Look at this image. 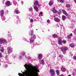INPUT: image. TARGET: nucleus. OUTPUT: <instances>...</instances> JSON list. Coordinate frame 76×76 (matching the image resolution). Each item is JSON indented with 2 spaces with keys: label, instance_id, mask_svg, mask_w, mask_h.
Masks as SVG:
<instances>
[{
  "label": "nucleus",
  "instance_id": "nucleus-1",
  "mask_svg": "<svg viewBox=\"0 0 76 76\" xmlns=\"http://www.w3.org/2000/svg\"><path fill=\"white\" fill-rule=\"evenodd\" d=\"M29 34L31 37L29 39L30 43H33V42H34L35 39H36V36H35V34L34 35V31L33 30H30L29 31Z\"/></svg>",
  "mask_w": 76,
  "mask_h": 76
},
{
  "label": "nucleus",
  "instance_id": "nucleus-2",
  "mask_svg": "<svg viewBox=\"0 0 76 76\" xmlns=\"http://www.w3.org/2000/svg\"><path fill=\"white\" fill-rule=\"evenodd\" d=\"M7 43V42L3 38H0V44H6Z\"/></svg>",
  "mask_w": 76,
  "mask_h": 76
},
{
  "label": "nucleus",
  "instance_id": "nucleus-3",
  "mask_svg": "<svg viewBox=\"0 0 76 76\" xmlns=\"http://www.w3.org/2000/svg\"><path fill=\"white\" fill-rule=\"evenodd\" d=\"M67 47H62L61 48V50L64 54H66V51L67 50Z\"/></svg>",
  "mask_w": 76,
  "mask_h": 76
},
{
  "label": "nucleus",
  "instance_id": "nucleus-4",
  "mask_svg": "<svg viewBox=\"0 0 76 76\" xmlns=\"http://www.w3.org/2000/svg\"><path fill=\"white\" fill-rule=\"evenodd\" d=\"M50 72L51 75H52V76H54L55 75V71L54 70L50 69Z\"/></svg>",
  "mask_w": 76,
  "mask_h": 76
},
{
  "label": "nucleus",
  "instance_id": "nucleus-5",
  "mask_svg": "<svg viewBox=\"0 0 76 76\" xmlns=\"http://www.w3.org/2000/svg\"><path fill=\"white\" fill-rule=\"evenodd\" d=\"M12 47H9L7 49L8 50V53L9 54V53H10L12 51Z\"/></svg>",
  "mask_w": 76,
  "mask_h": 76
},
{
  "label": "nucleus",
  "instance_id": "nucleus-6",
  "mask_svg": "<svg viewBox=\"0 0 76 76\" xmlns=\"http://www.w3.org/2000/svg\"><path fill=\"white\" fill-rule=\"evenodd\" d=\"M62 11L63 13L64 14V15L66 16H69V17H70V15H68V14H67V12H66V11H65L64 10H62Z\"/></svg>",
  "mask_w": 76,
  "mask_h": 76
},
{
  "label": "nucleus",
  "instance_id": "nucleus-7",
  "mask_svg": "<svg viewBox=\"0 0 76 76\" xmlns=\"http://www.w3.org/2000/svg\"><path fill=\"white\" fill-rule=\"evenodd\" d=\"M54 20L56 22H60V19L58 18H54Z\"/></svg>",
  "mask_w": 76,
  "mask_h": 76
},
{
  "label": "nucleus",
  "instance_id": "nucleus-8",
  "mask_svg": "<svg viewBox=\"0 0 76 76\" xmlns=\"http://www.w3.org/2000/svg\"><path fill=\"white\" fill-rule=\"evenodd\" d=\"M58 43L59 45H61V44H62V40H61V39L60 38H59V39L58 40Z\"/></svg>",
  "mask_w": 76,
  "mask_h": 76
},
{
  "label": "nucleus",
  "instance_id": "nucleus-9",
  "mask_svg": "<svg viewBox=\"0 0 76 76\" xmlns=\"http://www.w3.org/2000/svg\"><path fill=\"white\" fill-rule=\"evenodd\" d=\"M5 4L7 7H9L10 6V1H7L5 3Z\"/></svg>",
  "mask_w": 76,
  "mask_h": 76
},
{
  "label": "nucleus",
  "instance_id": "nucleus-10",
  "mask_svg": "<svg viewBox=\"0 0 76 76\" xmlns=\"http://www.w3.org/2000/svg\"><path fill=\"white\" fill-rule=\"evenodd\" d=\"M14 12L16 14H19V13H20V11L18 9H15L14 11Z\"/></svg>",
  "mask_w": 76,
  "mask_h": 76
},
{
  "label": "nucleus",
  "instance_id": "nucleus-11",
  "mask_svg": "<svg viewBox=\"0 0 76 76\" xmlns=\"http://www.w3.org/2000/svg\"><path fill=\"white\" fill-rule=\"evenodd\" d=\"M61 70L62 72H65L66 71V69L65 68H64L63 66H62V67L61 69Z\"/></svg>",
  "mask_w": 76,
  "mask_h": 76
},
{
  "label": "nucleus",
  "instance_id": "nucleus-12",
  "mask_svg": "<svg viewBox=\"0 0 76 76\" xmlns=\"http://www.w3.org/2000/svg\"><path fill=\"white\" fill-rule=\"evenodd\" d=\"M4 15V10H2L0 11V15L1 16H3Z\"/></svg>",
  "mask_w": 76,
  "mask_h": 76
},
{
  "label": "nucleus",
  "instance_id": "nucleus-13",
  "mask_svg": "<svg viewBox=\"0 0 76 76\" xmlns=\"http://www.w3.org/2000/svg\"><path fill=\"white\" fill-rule=\"evenodd\" d=\"M52 12L54 13H56L57 12V11L56 10L55 7H54L53 9Z\"/></svg>",
  "mask_w": 76,
  "mask_h": 76
},
{
  "label": "nucleus",
  "instance_id": "nucleus-14",
  "mask_svg": "<svg viewBox=\"0 0 76 76\" xmlns=\"http://www.w3.org/2000/svg\"><path fill=\"white\" fill-rule=\"evenodd\" d=\"M42 55L41 54H38V58L39 59H41L42 58Z\"/></svg>",
  "mask_w": 76,
  "mask_h": 76
},
{
  "label": "nucleus",
  "instance_id": "nucleus-15",
  "mask_svg": "<svg viewBox=\"0 0 76 76\" xmlns=\"http://www.w3.org/2000/svg\"><path fill=\"white\" fill-rule=\"evenodd\" d=\"M39 61L41 64H42L43 65L44 64V60H41Z\"/></svg>",
  "mask_w": 76,
  "mask_h": 76
},
{
  "label": "nucleus",
  "instance_id": "nucleus-16",
  "mask_svg": "<svg viewBox=\"0 0 76 76\" xmlns=\"http://www.w3.org/2000/svg\"><path fill=\"white\" fill-rule=\"evenodd\" d=\"M52 37L53 38H57V37H58V35L56 34H53Z\"/></svg>",
  "mask_w": 76,
  "mask_h": 76
},
{
  "label": "nucleus",
  "instance_id": "nucleus-17",
  "mask_svg": "<svg viewBox=\"0 0 76 76\" xmlns=\"http://www.w3.org/2000/svg\"><path fill=\"white\" fill-rule=\"evenodd\" d=\"M34 10H35L36 11V12H38L39 11V10H38V7H37L36 6L34 7Z\"/></svg>",
  "mask_w": 76,
  "mask_h": 76
},
{
  "label": "nucleus",
  "instance_id": "nucleus-18",
  "mask_svg": "<svg viewBox=\"0 0 76 76\" xmlns=\"http://www.w3.org/2000/svg\"><path fill=\"white\" fill-rule=\"evenodd\" d=\"M69 47H71L72 48H74L75 47V45L73 43H71L69 45Z\"/></svg>",
  "mask_w": 76,
  "mask_h": 76
},
{
  "label": "nucleus",
  "instance_id": "nucleus-19",
  "mask_svg": "<svg viewBox=\"0 0 76 76\" xmlns=\"http://www.w3.org/2000/svg\"><path fill=\"white\" fill-rule=\"evenodd\" d=\"M66 16L64 15H63L62 16V20L64 21V20H65L66 19Z\"/></svg>",
  "mask_w": 76,
  "mask_h": 76
},
{
  "label": "nucleus",
  "instance_id": "nucleus-20",
  "mask_svg": "<svg viewBox=\"0 0 76 76\" xmlns=\"http://www.w3.org/2000/svg\"><path fill=\"white\" fill-rule=\"evenodd\" d=\"M19 17L18 16H17V20H15V22L17 23H18V22H19Z\"/></svg>",
  "mask_w": 76,
  "mask_h": 76
},
{
  "label": "nucleus",
  "instance_id": "nucleus-21",
  "mask_svg": "<svg viewBox=\"0 0 76 76\" xmlns=\"http://www.w3.org/2000/svg\"><path fill=\"white\" fill-rule=\"evenodd\" d=\"M5 59L7 60V63H8L9 64H11V63H9V61L8 60V58H7V56H6L5 57Z\"/></svg>",
  "mask_w": 76,
  "mask_h": 76
},
{
  "label": "nucleus",
  "instance_id": "nucleus-22",
  "mask_svg": "<svg viewBox=\"0 0 76 76\" xmlns=\"http://www.w3.org/2000/svg\"><path fill=\"white\" fill-rule=\"evenodd\" d=\"M21 55L23 57L25 56V52L24 51L22 52Z\"/></svg>",
  "mask_w": 76,
  "mask_h": 76
},
{
  "label": "nucleus",
  "instance_id": "nucleus-23",
  "mask_svg": "<svg viewBox=\"0 0 76 76\" xmlns=\"http://www.w3.org/2000/svg\"><path fill=\"white\" fill-rule=\"evenodd\" d=\"M0 50L1 52L2 53H3V52H4V47H1V49Z\"/></svg>",
  "mask_w": 76,
  "mask_h": 76
},
{
  "label": "nucleus",
  "instance_id": "nucleus-24",
  "mask_svg": "<svg viewBox=\"0 0 76 76\" xmlns=\"http://www.w3.org/2000/svg\"><path fill=\"white\" fill-rule=\"evenodd\" d=\"M58 2H60L61 3H64V0H57Z\"/></svg>",
  "mask_w": 76,
  "mask_h": 76
},
{
  "label": "nucleus",
  "instance_id": "nucleus-25",
  "mask_svg": "<svg viewBox=\"0 0 76 76\" xmlns=\"http://www.w3.org/2000/svg\"><path fill=\"white\" fill-rule=\"evenodd\" d=\"M49 4L50 6H52L53 4V3L52 1H50L49 3Z\"/></svg>",
  "mask_w": 76,
  "mask_h": 76
},
{
  "label": "nucleus",
  "instance_id": "nucleus-26",
  "mask_svg": "<svg viewBox=\"0 0 76 76\" xmlns=\"http://www.w3.org/2000/svg\"><path fill=\"white\" fill-rule=\"evenodd\" d=\"M38 3H39V2H38V1H36L34 3V5H38Z\"/></svg>",
  "mask_w": 76,
  "mask_h": 76
},
{
  "label": "nucleus",
  "instance_id": "nucleus-27",
  "mask_svg": "<svg viewBox=\"0 0 76 76\" xmlns=\"http://www.w3.org/2000/svg\"><path fill=\"white\" fill-rule=\"evenodd\" d=\"M56 72L57 75H60V71L58 70H56Z\"/></svg>",
  "mask_w": 76,
  "mask_h": 76
},
{
  "label": "nucleus",
  "instance_id": "nucleus-28",
  "mask_svg": "<svg viewBox=\"0 0 76 76\" xmlns=\"http://www.w3.org/2000/svg\"><path fill=\"white\" fill-rule=\"evenodd\" d=\"M22 57H23L22 55H21V54H20V55L19 56V57H18L19 59H20V60H21V59H22L23 58H22Z\"/></svg>",
  "mask_w": 76,
  "mask_h": 76
},
{
  "label": "nucleus",
  "instance_id": "nucleus-29",
  "mask_svg": "<svg viewBox=\"0 0 76 76\" xmlns=\"http://www.w3.org/2000/svg\"><path fill=\"white\" fill-rule=\"evenodd\" d=\"M61 10H59L58 12V14L60 15L61 14Z\"/></svg>",
  "mask_w": 76,
  "mask_h": 76
},
{
  "label": "nucleus",
  "instance_id": "nucleus-30",
  "mask_svg": "<svg viewBox=\"0 0 76 76\" xmlns=\"http://www.w3.org/2000/svg\"><path fill=\"white\" fill-rule=\"evenodd\" d=\"M13 4H14V5H15V6H16V4H17V3H16V1H15V0L14 1Z\"/></svg>",
  "mask_w": 76,
  "mask_h": 76
},
{
  "label": "nucleus",
  "instance_id": "nucleus-31",
  "mask_svg": "<svg viewBox=\"0 0 76 76\" xmlns=\"http://www.w3.org/2000/svg\"><path fill=\"white\" fill-rule=\"evenodd\" d=\"M66 7L68 8H69V7H70V5L69 4H66Z\"/></svg>",
  "mask_w": 76,
  "mask_h": 76
},
{
  "label": "nucleus",
  "instance_id": "nucleus-32",
  "mask_svg": "<svg viewBox=\"0 0 76 76\" xmlns=\"http://www.w3.org/2000/svg\"><path fill=\"white\" fill-rule=\"evenodd\" d=\"M32 8L31 7H30L29 9V12H32Z\"/></svg>",
  "mask_w": 76,
  "mask_h": 76
},
{
  "label": "nucleus",
  "instance_id": "nucleus-33",
  "mask_svg": "<svg viewBox=\"0 0 76 76\" xmlns=\"http://www.w3.org/2000/svg\"><path fill=\"white\" fill-rule=\"evenodd\" d=\"M2 20H5L6 19V17H2Z\"/></svg>",
  "mask_w": 76,
  "mask_h": 76
},
{
  "label": "nucleus",
  "instance_id": "nucleus-34",
  "mask_svg": "<svg viewBox=\"0 0 76 76\" xmlns=\"http://www.w3.org/2000/svg\"><path fill=\"white\" fill-rule=\"evenodd\" d=\"M42 12H41L39 15V16H42Z\"/></svg>",
  "mask_w": 76,
  "mask_h": 76
},
{
  "label": "nucleus",
  "instance_id": "nucleus-35",
  "mask_svg": "<svg viewBox=\"0 0 76 76\" xmlns=\"http://www.w3.org/2000/svg\"><path fill=\"white\" fill-rule=\"evenodd\" d=\"M62 42L63 44H66V41L64 40L62 41Z\"/></svg>",
  "mask_w": 76,
  "mask_h": 76
},
{
  "label": "nucleus",
  "instance_id": "nucleus-36",
  "mask_svg": "<svg viewBox=\"0 0 76 76\" xmlns=\"http://www.w3.org/2000/svg\"><path fill=\"white\" fill-rule=\"evenodd\" d=\"M30 21L31 22H33L34 21V20H33V19H30Z\"/></svg>",
  "mask_w": 76,
  "mask_h": 76
},
{
  "label": "nucleus",
  "instance_id": "nucleus-37",
  "mask_svg": "<svg viewBox=\"0 0 76 76\" xmlns=\"http://www.w3.org/2000/svg\"><path fill=\"white\" fill-rule=\"evenodd\" d=\"M23 40H24V41H27V39H26L25 38H23Z\"/></svg>",
  "mask_w": 76,
  "mask_h": 76
},
{
  "label": "nucleus",
  "instance_id": "nucleus-38",
  "mask_svg": "<svg viewBox=\"0 0 76 76\" xmlns=\"http://www.w3.org/2000/svg\"><path fill=\"white\" fill-rule=\"evenodd\" d=\"M73 58L74 59V60H75V59H76V56H74L73 57Z\"/></svg>",
  "mask_w": 76,
  "mask_h": 76
},
{
  "label": "nucleus",
  "instance_id": "nucleus-39",
  "mask_svg": "<svg viewBox=\"0 0 76 76\" xmlns=\"http://www.w3.org/2000/svg\"><path fill=\"white\" fill-rule=\"evenodd\" d=\"M47 22L48 23H50V21L49 20H47Z\"/></svg>",
  "mask_w": 76,
  "mask_h": 76
},
{
  "label": "nucleus",
  "instance_id": "nucleus-40",
  "mask_svg": "<svg viewBox=\"0 0 76 76\" xmlns=\"http://www.w3.org/2000/svg\"><path fill=\"white\" fill-rule=\"evenodd\" d=\"M70 35H69L67 37V38H68V39H70Z\"/></svg>",
  "mask_w": 76,
  "mask_h": 76
},
{
  "label": "nucleus",
  "instance_id": "nucleus-41",
  "mask_svg": "<svg viewBox=\"0 0 76 76\" xmlns=\"http://www.w3.org/2000/svg\"><path fill=\"white\" fill-rule=\"evenodd\" d=\"M8 38L9 37V38H11V35H10V34H9L8 35Z\"/></svg>",
  "mask_w": 76,
  "mask_h": 76
},
{
  "label": "nucleus",
  "instance_id": "nucleus-42",
  "mask_svg": "<svg viewBox=\"0 0 76 76\" xmlns=\"http://www.w3.org/2000/svg\"><path fill=\"white\" fill-rule=\"evenodd\" d=\"M63 55H59V57H61V58L63 57Z\"/></svg>",
  "mask_w": 76,
  "mask_h": 76
},
{
  "label": "nucleus",
  "instance_id": "nucleus-43",
  "mask_svg": "<svg viewBox=\"0 0 76 76\" xmlns=\"http://www.w3.org/2000/svg\"><path fill=\"white\" fill-rule=\"evenodd\" d=\"M2 57V53H0V57Z\"/></svg>",
  "mask_w": 76,
  "mask_h": 76
},
{
  "label": "nucleus",
  "instance_id": "nucleus-44",
  "mask_svg": "<svg viewBox=\"0 0 76 76\" xmlns=\"http://www.w3.org/2000/svg\"><path fill=\"white\" fill-rule=\"evenodd\" d=\"M72 24H71L70 26H69V28H72Z\"/></svg>",
  "mask_w": 76,
  "mask_h": 76
},
{
  "label": "nucleus",
  "instance_id": "nucleus-45",
  "mask_svg": "<svg viewBox=\"0 0 76 76\" xmlns=\"http://www.w3.org/2000/svg\"><path fill=\"white\" fill-rule=\"evenodd\" d=\"M8 10H6L5 12V13L7 14V13H8Z\"/></svg>",
  "mask_w": 76,
  "mask_h": 76
},
{
  "label": "nucleus",
  "instance_id": "nucleus-46",
  "mask_svg": "<svg viewBox=\"0 0 76 76\" xmlns=\"http://www.w3.org/2000/svg\"><path fill=\"white\" fill-rule=\"evenodd\" d=\"M72 75H73V76H75V75H76V73L75 74V73H74V72H73L72 73Z\"/></svg>",
  "mask_w": 76,
  "mask_h": 76
},
{
  "label": "nucleus",
  "instance_id": "nucleus-47",
  "mask_svg": "<svg viewBox=\"0 0 76 76\" xmlns=\"http://www.w3.org/2000/svg\"><path fill=\"white\" fill-rule=\"evenodd\" d=\"M74 34H76V29H75L74 31Z\"/></svg>",
  "mask_w": 76,
  "mask_h": 76
},
{
  "label": "nucleus",
  "instance_id": "nucleus-48",
  "mask_svg": "<svg viewBox=\"0 0 76 76\" xmlns=\"http://www.w3.org/2000/svg\"><path fill=\"white\" fill-rule=\"evenodd\" d=\"M15 57H17V56H15L13 57V58H15Z\"/></svg>",
  "mask_w": 76,
  "mask_h": 76
},
{
  "label": "nucleus",
  "instance_id": "nucleus-49",
  "mask_svg": "<svg viewBox=\"0 0 76 76\" xmlns=\"http://www.w3.org/2000/svg\"><path fill=\"white\" fill-rule=\"evenodd\" d=\"M58 76H64V75H63V74L59 75Z\"/></svg>",
  "mask_w": 76,
  "mask_h": 76
},
{
  "label": "nucleus",
  "instance_id": "nucleus-50",
  "mask_svg": "<svg viewBox=\"0 0 76 76\" xmlns=\"http://www.w3.org/2000/svg\"><path fill=\"white\" fill-rule=\"evenodd\" d=\"M21 3L22 4V5H23V1H22V2H21Z\"/></svg>",
  "mask_w": 76,
  "mask_h": 76
},
{
  "label": "nucleus",
  "instance_id": "nucleus-51",
  "mask_svg": "<svg viewBox=\"0 0 76 76\" xmlns=\"http://www.w3.org/2000/svg\"><path fill=\"white\" fill-rule=\"evenodd\" d=\"M74 2L76 4V0H74Z\"/></svg>",
  "mask_w": 76,
  "mask_h": 76
},
{
  "label": "nucleus",
  "instance_id": "nucleus-52",
  "mask_svg": "<svg viewBox=\"0 0 76 76\" xmlns=\"http://www.w3.org/2000/svg\"><path fill=\"white\" fill-rule=\"evenodd\" d=\"M70 36H72V34L71 33L70 34Z\"/></svg>",
  "mask_w": 76,
  "mask_h": 76
},
{
  "label": "nucleus",
  "instance_id": "nucleus-53",
  "mask_svg": "<svg viewBox=\"0 0 76 76\" xmlns=\"http://www.w3.org/2000/svg\"><path fill=\"white\" fill-rule=\"evenodd\" d=\"M8 66V65H6V67H7Z\"/></svg>",
  "mask_w": 76,
  "mask_h": 76
},
{
  "label": "nucleus",
  "instance_id": "nucleus-54",
  "mask_svg": "<svg viewBox=\"0 0 76 76\" xmlns=\"http://www.w3.org/2000/svg\"><path fill=\"white\" fill-rule=\"evenodd\" d=\"M3 4H4V1H3Z\"/></svg>",
  "mask_w": 76,
  "mask_h": 76
},
{
  "label": "nucleus",
  "instance_id": "nucleus-55",
  "mask_svg": "<svg viewBox=\"0 0 76 76\" xmlns=\"http://www.w3.org/2000/svg\"><path fill=\"white\" fill-rule=\"evenodd\" d=\"M1 45H0V48H1Z\"/></svg>",
  "mask_w": 76,
  "mask_h": 76
},
{
  "label": "nucleus",
  "instance_id": "nucleus-56",
  "mask_svg": "<svg viewBox=\"0 0 76 76\" xmlns=\"http://www.w3.org/2000/svg\"><path fill=\"white\" fill-rule=\"evenodd\" d=\"M1 66V63H0V66Z\"/></svg>",
  "mask_w": 76,
  "mask_h": 76
},
{
  "label": "nucleus",
  "instance_id": "nucleus-57",
  "mask_svg": "<svg viewBox=\"0 0 76 76\" xmlns=\"http://www.w3.org/2000/svg\"><path fill=\"white\" fill-rule=\"evenodd\" d=\"M51 44L52 45H53V43H51Z\"/></svg>",
  "mask_w": 76,
  "mask_h": 76
},
{
  "label": "nucleus",
  "instance_id": "nucleus-58",
  "mask_svg": "<svg viewBox=\"0 0 76 76\" xmlns=\"http://www.w3.org/2000/svg\"><path fill=\"white\" fill-rule=\"evenodd\" d=\"M54 18H56V17H55V16H54Z\"/></svg>",
  "mask_w": 76,
  "mask_h": 76
},
{
  "label": "nucleus",
  "instance_id": "nucleus-59",
  "mask_svg": "<svg viewBox=\"0 0 76 76\" xmlns=\"http://www.w3.org/2000/svg\"><path fill=\"white\" fill-rule=\"evenodd\" d=\"M30 59H31V57H30Z\"/></svg>",
  "mask_w": 76,
  "mask_h": 76
},
{
  "label": "nucleus",
  "instance_id": "nucleus-60",
  "mask_svg": "<svg viewBox=\"0 0 76 76\" xmlns=\"http://www.w3.org/2000/svg\"><path fill=\"white\" fill-rule=\"evenodd\" d=\"M8 33H9V31H8Z\"/></svg>",
  "mask_w": 76,
  "mask_h": 76
},
{
  "label": "nucleus",
  "instance_id": "nucleus-61",
  "mask_svg": "<svg viewBox=\"0 0 76 76\" xmlns=\"http://www.w3.org/2000/svg\"><path fill=\"white\" fill-rule=\"evenodd\" d=\"M58 27H59V26H58Z\"/></svg>",
  "mask_w": 76,
  "mask_h": 76
},
{
  "label": "nucleus",
  "instance_id": "nucleus-62",
  "mask_svg": "<svg viewBox=\"0 0 76 76\" xmlns=\"http://www.w3.org/2000/svg\"><path fill=\"white\" fill-rule=\"evenodd\" d=\"M31 28H32V26H31Z\"/></svg>",
  "mask_w": 76,
  "mask_h": 76
},
{
  "label": "nucleus",
  "instance_id": "nucleus-63",
  "mask_svg": "<svg viewBox=\"0 0 76 76\" xmlns=\"http://www.w3.org/2000/svg\"><path fill=\"white\" fill-rule=\"evenodd\" d=\"M18 1H19V0H18Z\"/></svg>",
  "mask_w": 76,
  "mask_h": 76
},
{
  "label": "nucleus",
  "instance_id": "nucleus-64",
  "mask_svg": "<svg viewBox=\"0 0 76 76\" xmlns=\"http://www.w3.org/2000/svg\"><path fill=\"white\" fill-rule=\"evenodd\" d=\"M39 38H40V37H39Z\"/></svg>",
  "mask_w": 76,
  "mask_h": 76
}]
</instances>
